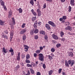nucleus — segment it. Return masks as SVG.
I'll list each match as a JSON object with an SVG mask.
<instances>
[{
  "label": "nucleus",
  "mask_w": 75,
  "mask_h": 75,
  "mask_svg": "<svg viewBox=\"0 0 75 75\" xmlns=\"http://www.w3.org/2000/svg\"><path fill=\"white\" fill-rule=\"evenodd\" d=\"M21 56L23 59H24V58H25V55L24 54H22Z\"/></svg>",
  "instance_id": "473e14b6"
},
{
  "label": "nucleus",
  "mask_w": 75,
  "mask_h": 75,
  "mask_svg": "<svg viewBox=\"0 0 75 75\" xmlns=\"http://www.w3.org/2000/svg\"><path fill=\"white\" fill-rule=\"evenodd\" d=\"M30 55L29 54H27L26 55V59H29V58H30Z\"/></svg>",
  "instance_id": "c756f323"
},
{
  "label": "nucleus",
  "mask_w": 75,
  "mask_h": 75,
  "mask_svg": "<svg viewBox=\"0 0 75 75\" xmlns=\"http://www.w3.org/2000/svg\"><path fill=\"white\" fill-rule=\"evenodd\" d=\"M71 8H71V6H69V12L71 11Z\"/></svg>",
  "instance_id": "72a5a7b5"
},
{
  "label": "nucleus",
  "mask_w": 75,
  "mask_h": 75,
  "mask_svg": "<svg viewBox=\"0 0 75 75\" xmlns=\"http://www.w3.org/2000/svg\"><path fill=\"white\" fill-rule=\"evenodd\" d=\"M30 34H31V35L33 34V31H30Z\"/></svg>",
  "instance_id": "338daca9"
},
{
  "label": "nucleus",
  "mask_w": 75,
  "mask_h": 75,
  "mask_svg": "<svg viewBox=\"0 0 75 75\" xmlns=\"http://www.w3.org/2000/svg\"><path fill=\"white\" fill-rule=\"evenodd\" d=\"M43 67L44 69H45V68H46V67H45V64H44L43 65Z\"/></svg>",
  "instance_id": "603ef678"
},
{
  "label": "nucleus",
  "mask_w": 75,
  "mask_h": 75,
  "mask_svg": "<svg viewBox=\"0 0 75 75\" xmlns=\"http://www.w3.org/2000/svg\"><path fill=\"white\" fill-rule=\"evenodd\" d=\"M27 31V29H23L20 32V34H24L25 32Z\"/></svg>",
  "instance_id": "20e7f679"
},
{
  "label": "nucleus",
  "mask_w": 75,
  "mask_h": 75,
  "mask_svg": "<svg viewBox=\"0 0 75 75\" xmlns=\"http://www.w3.org/2000/svg\"><path fill=\"white\" fill-rule=\"evenodd\" d=\"M19 68H20V66L18 65L16 67L15 69V70H18Z\"/></svg>",
  "instance_id": "4be33fe9"
},
{
  "label": "nucleus",
  "mask_w": 75,
  "mask_h": 75,
  "mask_svg": "<svg viewBox=\"0 0 75 75\" xmlns=\"http://www.w3.org/2000/svg\"><path fill=\"white\" fill-rule=\"evenodd\" d=\"M37 11L38 13H41V11H40V9H37Z\"/></svg>",
  "instance_id": "de8ad7c7"
},
{
  "label": "nucleus",
  "mask_w": 75,
  "mask_h": 75,
  "mask_svg": "<svg viewBox=\"0 0 75 75\" xmlns=\"http://www.w3.org/2000/svg\"><path fill=\"white\" fill-rule=\"evenodd\" d=\"M25 23L23 24L22 26V28H24L25 27Z\"/></svg>",
  "instance_id": "a18cd8bd"
},
{
  "label": "nucleus",
  "mask_w": 75,
  "mask_h": 75,
  "mask_svg": "<svg viewBox=\"0 0 75 75\" xmlns=\"http://www.w3.org/2000/svg\"><path fill=\"white\" fill-rule=\"evenodd\" d=\"M62 74L63 75H66V74H65V72H63L62 73Z\"/></svg>",
  "instance_id": "774afa93"
},
{
  "label": "nucleus",
  "mask_w": 75,
  "mask_h": 75,
  "mask_svg": "<svg viewBox=\"0 0 75 75\" xmlns=\"http://www.w3.org/2000/svg\"><path fill=\"white\" fill-rule=\"evenodd\" d=\"M3 51L4 53H7V52H6V50L4 47H3Z\"/></svg>",
  "instance_id": "b1692460"
},
{
  "label": "nucleus",
  "mask_w": 75,
  "mask_h": 75,
  "mask_svg": "<svg viewBox=\"0 0 75 75\" xmlns=\"http://www.w3.org/2000/svg\"><path fill=\"white\" fill-rule=\"evenodd\" d=\"M12 19L13 21V24H15V20H14V18H12Z\"/></svg>",
  "instance_id": "bb28decb"
},
{
  "label": "nucleus",
  "mask_w": 75,
  "mask_h": 75,
  "mask_svg": "<svg viewBox=\"0 0 75 75\" xmlns=\"http://www.w3.org/2000/svg\"><path fill=\"white\" fill-rule=\"evenodd\" d=\"M61 2L63 3V2H65V0H60Z\"/></svg>",
  "instance_id": "052dcab7"
},
{
  "label": "nucleus",
  "mask_w": 75,
  "mask_h": 75,
  "mask_svg": "<svg viewBox=\"0 0 75 75\" xmlns=\"http://www.w3.org/2000/svg\"><path fill=\"white\" fill-rule=\"evenodd\" d=\"M11 52V55L12 56H13V55H14V52Z\"/></svg>",
  "instance_id": "680f3d73"
},
{
  "label": "nucleus",
  "mask_w": 75,
  "mask_h": 75,
  "mask_svg": "<svg viewBox=\"0 0 75 75\" xmlns=\"http://www.w3.org/2000/svg\"><path fill=\"white\" fill-rule=\"evenodd\" d=\"M40 50H43V47H40Z\"/></svg>",
  "instance_id": "4d7b16f0"
},
{
  "label": "nucleus",
  "mask_w": 75,
  "mask_h": 75,
  "mask_svg": "<svg viewBox=\"0 0 75 75\" xmlns=\"http://www.w3.org/2000/svg\"><path fill=\"white\" fill-rule=\"evenodd\" d=\"M37 75H41V73L40 72H38L37 73Z\"/></svg>",
  "instance_id": "864d4df0"
},
{
  "label": "nucleus",
  "mask_w": 75,
  "mask_h": 75,
  "mask_svg": "<svg viewBox=\"0 0 75 75\" xmlns=\"http://www.w3.org/2000/svg\"><path fill=\"white\" fill-rule=\"evenodd\" d=\"M46 4H45L44 5V6H43V8H46Z\"/></svg>",
  "instance_id": "5fc2aeb1"
},
{
  "label": "nucleus",
  "mask_w": 75,
  "mask_h": 75,
  "mask_svg": "<svg viewBox=\"0 0 75 75\" xmlns=\"http://www.w3.org/2000/svg\"><path fill=\"white\" fill-rule=\"evenodd\" d=\"M61 36L62 37V36L64 35V32H61L60 33Z\"/></svg>",
  "instance_id": "cd10ccee"
},
{
  "label": "nucleus",
  "mask_w": 75,
  "mask_h": 75,
  "mask_svg": "<svg viewBox=\"0 0 75 75\" xmlns=\"http://www.w3.org/2000/svg\"><path fill=\"white\" fill-rule=\"evenodd\" d=\"M64 40H65V39L64 38H62L61 39V41H64Z\"/></svg>",
  "instance_id": "6e6d98bb"
},
{
  "label": "nucleus",
  "mask_w": 75,
  "mask_h": 75,
  "mask_svg": "<svg viewBox=\"0 0 75 75\" xmlns=\"http://www.w3.org/2000/svg\"><path fill=\"white\" fill-rule=\"evenodd\" d=\"M1 6H4V2L3 1L1 3Z\"/></svg>",
  "instance_id": "79ce46f5"
},
{
  "label": "nucleus",
  "mask_w": 75,
  "mask_h": 75,
  "mask_svg": "<svg viewBox=\"0 0 75 75\" xmlns=\"http://www.w3.org/2000/svg\"><path fill=\"white\" fill-rule=\"evenodd\" d=\"M63 20H66V19H67V16H63Z\"/></svg>",
  "instance_id": "49530a36"
},
{
  "label": "nucleus",
  "mask_w": 75,
  "mask_h": 75,
  "mask_svg": "<svg viewBox=\"0 0 75 75\" xmlns=\"http://www.w3.org/2000/svg\"><path fill=\"white\" fill-rule=\"evenodd\" d=\"M65 65L66 67H69V64H68V63L67 62V61L65 60Z\"/></svg>",
  "instance_id": "f3484780"
},
{
  "label": "nucleus",
  "mask_w": 75,
  "mask_h": 75,
  "mask_svg": "<svg viewBox=\"0 0 75 75\" xmlns=\"http://www.w3.org/2000/svg\"><path fill=\"white\" fill-rule=\"evenodd\" d=\"M4 21L0 20V25H4Z\"/></svg>",
  "instance_id": "f8f14e48"
},
{
  "label": "nucleus",
  "mask_w": 75,
  "mask_h": 75,
  "mask_svg": "<svg viewBox=\"0 0 75 75\" xmlns=\"http://www.w3.org/2000/svg\"><path fill=\"white\" fill-rule=\"evenodd\" d=\"M62 69H59V73L60 74L61 72V71H62Z\"/></svg>",
  "instance_id": "58836bf2"
},
{
  "label": "nucleus",
  "mask_w": 75,
  "mask_h": 75,
  "mask_svg": "<svg viewBox=\"0 0 75 75\" xmlns=\"http://www.w3.org/2000/svg\"><path fill=\"white\" fill-rule=\"evenodd\" d=\"M68 62L69 64L70 65L71 67H72L75 63V61L74 60H69Z\"/></svg>",
  "instance_id": "7ed1b4c3"
},
{
  "label": "nucleus",
  "mask_w": 75,
  "mask_h": 75,
  "mask_svg": "<svg viewBox=\"0 0 75 75\" xmlns=\"http://www.w3.org/2000/svg\"><path fill=\"white\" fill-rule=\"evenodd\" d=\"M59 20H60V21H62V20H63V18H60L59 19Z\"/></svg>",
  "instance_id": "69168bd1"
},
{
  "label": "nucleus",
  "mask_w": 75,
  "mask_h": 75,
  "mask_svg": "<svg viewBox=\"0 0 75 75\" xmlns=\"http://www.w3.org/2000/svg\"><path fill=\"white\" fill-rule=\"evenodd\" d=\"M11 30H13L14 29V26L13 25H11Z\"/></svg>",
  "instance_id": "8fccbe9b"
},
{
  "label": "nucleus",
  "mask_w": 75,
  "mask_h": 75,
  "mask_svg": "<svg viewBox=\"0 0 75 75\" xmlns=\"http://www.w3.org/2000/svg\"><path fill=\"white\" fill-rule=\"evenodd\" d=\"M30 3L32 4V5H34V0H31L30 1Z\"/></svg>",
  "instance_id": "6ab92c4d"
},
{
  "label": "nucleus",
  "mask_w": 75,
  "mask_h": 75,
  "mask_svg": "<svg viewBox=\"0 0 75 75\" xmlns=\"http://www.w3.org/2000/svg\"><path fill=\"white\" fill-rule=\"evenodd\" d=\"M38 38V36L37 35H35V40H37Z\"/></svg>",
  "instance_id": "a19ab883"
},
{
  "label": "nucleus",
  "mask_w": 75,
  "mask_h": 75,
  "mask_svg": "<svg viewBox=\"0 0 75 75\" xmlns=\"http://www.w3.org/2000/svg\"><path fill=\"white\" fill-rule=\"evenodd\" d=\"M45 38L46 39V41H47V39H48V37H47V35H45Z\"/></svg>",
  "instance_id": "3c124183"
},
{
  "label": "nucleus",
  "mask_w": 75,
  "mask_h": 75,
  "mask_svg": "<svg viewBox=\"0 0 75 75\" xmlns=\"http://www.w3.org/2000/svg\"><path fill=\"white\" fill-rule=\"evenodd\" d=\"M34 57H35V58H36V57H37V54L36 53H34Z\"/></svg>",
  "instance_id": "09e8293b"
},
{
  "label": "nucleus",
  "mask_w": 75,
  "mask_h": 75,
  "mask_svg": "<svg viewBox=\"0 0 75 75\" xmlns=\"http://www.w3.org/2000/svg\"><path fill=\"white\" fill-rule=\"evenodd\" d=\"M9 16L12 15V12H11V11L10 10L9 11Z\"/></svg>",
  "instance_id": "c9c22d12"
},
{
  "label": "nucleus",
  "mask_w": 75,
  "mask_h": 75,
  "mask_svg": "<svg viewBox=\"0 0 75 75\" xmlns=\"http://www.w3.org/2000/svg\"><path fill=\"white\" fill-rule=\"evenodd\" d=\"M45 27L47 28L48 29V30H50V29H51L50 26L47 24H46Z\"/></svg>",
  "instance_id": "9d476101"
},
{
  "label": "nucleus",
  "mask_w": 75,
  "mask_h": 75,
  "mask_svg": "<svg viewBox=\"0 0 75 75\" xmlns=\"http://www.w3.org/2000/svg\"><path fill=\"white\" fill-rule=\"evenodd\" d=\"M54 72V71L52 70H50V71H49V75H51L52 74V72Z\"/></svg>",
  "instance_id": "ddd939ff"
},
{
  "label": "nucleus",
  "mask_w": 75,
  "mask_h": 75,
  "mask_svg": "<svg viewBox=\"0 0 75 75\" xmlns=\"http://www.w3.org/2000/svg\"><path fill=\"white\" fill-rule=\"evenodd\" d=\"M41 52V50H37L36 51V52L37 54H39L40 53V52Z\"/></svg>",
  "instance_id": "a878e982"
},
{
  "label": "nucleus",
  "mask_w": 75,
  "mask_h": 75,
  "mask_svg": "<svg viewBox=\"0 0 75 75\" xmlns=\"http://www.w3.org/2000/svg\"><path fill=\"white\" fill-rule=\"evenodd\" d=\"M19 13H21L23 12V10L21 9V8H20L19 9Z\"/></svg>",
  "instance_id": "412c9836"
},
{
  "label": "nucleus",
  "mask_w": 75,
  "mask_h": 75,
  "mask_svg": "<svg viewBox=\"0 0 75 75\" xmlns=\"http://www.w3.org/2000/svg\"><path fill=\"white\" fill-rule=\"evenodd\" d=\"M41 15V12H39L38 13V16H40Z\"/></svg>",
  "instance_id": "e2e57ef3"
},
{
  "label": "nucleus",
  "mask_w": 75,
  "mask_h": 75,
  "mask_svg": "<svg viewBox=\"0 0 75 75\" xmlns=\"http://www.w3.org/2000/svg\"><path fill=\"white\" fill-rule=\"evenodd\" d=\"M32 20L33 21H34L36 20V16L33 17Z\"/></svg>",
  "instance_id": "e433bc0d"
},
{
  "label": "nucleus",
  "mask_w": 75,
  "mask_h": 75,
  "mask_svg": "<svg viewBox=\"0 0 75 75\" xmlns=\"http://www.w3.org/2000/svg\"><path fill=\"white\" fill-rule=\"evenodd\" d=\"M70 4L72 6H74L75 4H74V0H71L70 1Z\"/></svg>",
  "instance_id": "6e6552de"
},
{
  "label": "nucleus",
  "mask_w": 75,
  "mask_h": 75,
  "mask_svg": "<svg viewBox=\"0 0 75 75\" xmlns=\"http://www.w3.org/2000/svg\"><path fill=\"white\" fill-rule=\"evenodd\" d=\"M33 13V14L34 16H37V13H36L35 12Z\"/></svg>",
  "instance_id": "13d9d810"
},
{
  "label": "nucleus",
  "mask_w": 75,
  "mask_h": 75,
  "mask_svg": "<svg viewBox=\"0 0 75 75\" xmlns=\"http://www.w3.org/2000/svg\"><path fill=\"white\" fill-rule=\"evenodd\" d=\"M48 23L49 24L51 25H52V27H55L56 26V25L55 24H54V22L52 21H49L48 22Z\"/></svg>",
  "instance_id": "39448f33"
},
{
  "label": "nucleus",
  "mask_w": 75,
  "mask_h": 75,
  "mask_svg": "<svg viewBox=\"0 0 75 75\" xmlns=\"http://www.w3.org/2000/svg\"><path fill=\"white\" fill-rule=\"evenodd\" d=\"M48 57L50 59V60H51V59H52V56H51L50 55H49Z\"/></svg>",
  "instance_id": "4c0bfd02"
},
{
  "label": "nucleus",
  "mask_w": 75,
  "mask_h": 75,
  "mask_svg": "<svg viewBox=\"0 0 75 75\" xmlns=\"http://www.w3.org/2000/svg\"><path fill=\"white\" fill-rule=\"evenodd\" d=\"M23 40H25L26 39V36L25 35H24L23 37Z\"/></svg>",
  "instance_id": "5701e85b"
},
{
  "label": "nucleus",
  "mask_w": 75,
  "mask_h": 75,
  "mask_svg": "<svg viewBox=\"0 0 75 75\" xmlns=\"http://www.w3.org/2000/svg\"><path fill=\"white\" fill-rule=\"evenodd\" d=\"M65 24L66 25H69V23L68 22H66Z\"/></svg>",
  "instance_id": "2f4dec72"
},
{
  "label": "nucleus",
  "mask_w": 75,
  "mask_h": 75,
  "mask_svg": "<svg viewBox=\"0 0 75 75\" xmlns=\"http://www.w3.org/2000/svg\"><path fill=\"white\" fill-rule=\"evenodd\" d=\"M24 47H25V51H26V52L28 51V49L29 48L28 46H27L26 45H24Z\"/></svg>",
  "instance_id": "423d86ee"
},
{
  "label": "nucleus",
  "mask_w": 75,
  "mask_h": 75,
  "mask_svg": "<svg viewBox=\"0 0 75 75\" xmlns=\"http://www.w3.org/2000/svg\"><path fill=\"white\" fill-rule=\"evenodd\" d=\"M40 33L41 34H43V35H45V32L43 31H41L40 32Z\"/></svg>",
  "instance_id": "2eb2a0df"
},
{
  "label": "nucleus",
  "mask_w": 75,
  "mask_h": 75,
  "mask_svg": "<svg viewBox=\"0 0 75 75\" xmlns=\"http://www.w3.org/2000/svg\"><path fill=\"white\" fill-rule=\"evenodd\" d=\"M2 36L3 38H6V39H8V37L6 35H4V34L3 33L2 34Z\"/></svg>",
  "instance_id": "9b49d317"
},
{
  "label": "nucleus",
  "mask_w": 75,
  "mask_h": 75,
  "mask_svg": "<svg viewBox=\"0 0 75 75\" xmlns=\"http://www.w3.org/2000/svg\"><path fill=\"white\" fill-rule=\"evenodd\" d=\"M10 35L11 36H13L14 35V31L12 30L10 33Z\"/></svg>",
  "instance_id": "dca6fc26"
},
{
  "label": "nucleus",
  "mask_w": 75,
  "mask_h": 75,
  "mask_svg": "<svg viewBox=\"0 0 75 75\" xmlns=\"http://www.w3.org/2000/svg\"><path fill=\"white\" fill-rule=\"evenodd\" d=\"M30 75V71H28L27 74H26L25 75Z\"/></svg>",
  "instance_id": "c03bdc74"
},
{
  "label": "nucleus",
  "mask_w": 75,
  "mask_h": 75,
  "mask_svg": "<svg viewBox=\"0 0 75 75\" xmlns=\"http://www.w3.org/2000/svg\"><path fill=\"white\" fill-rule=\"evenodd\" d=\"M17 59L18 61H20V56H17Z\"/></svg>",
  "instance_id": "7c9ffc66"
},
{
  "label": "nucleus",
  "mask_w": 75,
  "mask_h": 75,
  "mask_svg": "<svg viewBox=\"0 0 75 75\" xmlns=\"http://www.w3.org/2000/svg\"><path fill=\"white\" fill-rule=\"evenodd\" d=\"M65 30H70V31H71L72 30V28L70 26H68L65 28Z\"/></svg>",
  "instance_id": "1a4fd4ad"
},
{
  "label": "nucleus",
  "mask_w": 75,
  "mask_h": 75,
  "mask_svg": "<svg viewBox=\"0 0 75 75\" xmlns=\"http://www.w3.org/2000/svg\"><path fill=\"white\" fill-rule=\"evenodd\" d=\"M9 52H14V50H13V49L12 47H11L10 48V50H9Z\"/></svg>",
  "instance_id": "393cba45"
},
{
  "label": "nucleus",
  "mask_w": 75,
  "mask_h": 75,
  "mask_svg": "<svg viewBox=\"0 0 75 75\" xmlns=\"http://www.w3.org/2000/svg\"><path fill=\"white\" fill-rule=\"evenodd\" d=\"M52 37L55 40H58V37L54 34H53Z\"/></svg>",
  "instance_id": "0eeeda50"
},
{
  "label": "nucleus",
  "mask_w": 75,
  "mask_h": 75,
  "mask_svg": "<svg viewBox=\"0 0 75 75\" xmlns=\"http://www.w3.org/2000/svg\"><path fill=\"white\" fill-rule=\"evenodd\" d=\"M37 24L38 25H40L41 24V23L40 22H39L37 23V21H36L33 25L35 28H37Z\"/></svg>",
  "instance_id": "f03ea898"
},
{
  "label": "nucleus",
  "mask_w": 75,
  "mask_h": 75,
  "mask_svg": "<svg viewBox=\"0 0 75 75\" xmlns=\"http://www.w3.org/2000/svg\"><path fill=\"white\" fill-rule=\"evenodd\" d=\"M60 45H61V44H60L58 43L56 45V46L57 48H59V47H60Z\"/></svg>",
  "instance_id": "c85d7f7f"
},
{
  "label": "nucleus",
  "mask_w": 75,
  "mask_h": 75,
  "mask_svg": "<svg viewBox=\"0 0 75 75\" xmlns=\"http://www.w3.org/2000/svg\"><path fill=\"white\" fill-rule=\"evenodd\" d=\"M39 59L41 61H44V57L42 54L40 53L39 54Z\"/></svg>",
  "instance_id": "f257e3e1"
},
{
  "label": "nucleus",
  "mask_w": 75,
  "mask_h": 75,
  "mask_svg": "<svg viewBox=\"0 0 75 75\" xmlns=\"http://www.w3.org/2000/svg\"><path fill=\"white\" fill-rule=\"evenodd\" d=\"M27 65L28 67H32V66L31 65H30L29 64H27Z\"/></svg>",
  "instance_id": "37998d69"
},
{
  "label": "nucleus",
  "mask_w": 75,
  "mask_h": 75,
  "mask_svg": "<svg viewBox=\"0 0 75 75\" xmlns=\"http://www.w3.org/2000/svg\"><path fill=\"white\" fill-rule=\"evenodd\" d=\"M26 63H30V61L28 59H26Z\"/></svg>",
  "instance_id": "f704fd0d"
},
{
  "label": "nucleus",
  "mask_w": 75,
  "mask_h": 75,
  "mask_svg": "<svg viewBox=\"0 0 75 75\" xmlns=\"http://www.w3.org/2000/svg\"><path fill=\"white\" fill-rule=\"evenodd\" d=\"M31 11H32V13H34V9H32L31 10Z\"/></svg>",
  "instance_id": "0e129e2a"
},
{
  "label": "nucleus",
  "mask_w": 75,
  "mask_h": 75,
  "mask_svg": "<svg viewBox=\"0 0 75 75\" xmlns=\"http://www.w3.org/2000/svg\"><path fill=\"white\" fill-rule=\"evenodd\" d=\"M30 70L31 74H34V70H33V69H30Z\"/></svg>",
  "instance_id": "a211bd4d"
},
{
  "label": "nucleus",
  "mask_w": 75,
  "mask_h": 75,
  "mask_svg": "<svg viewBox=\"0 0 75 75\" xmlns=\"http://www.w3.org/2000/svg\"><path fill=\"white\" fill-rule=\"evenodd\" d=\"M34 33L35 34H37V33H38V30L37 29H35V30Z\"/></svg>",
  "instance_id": "aec40b11"
},
{
  "label": "nucleus",
  "mask_w": 75,
  "mask_h": 75,
  "mask_svg": "<svg viewBox=\"0 0 75 75\" xmlns=\"http://www.w3.org/2000/svg\"><path fill=\"white\" fill-rule=\"evenodd\" d=\"M68 55L70 57H73V53L72 52H69L68 53Z\"/></svg>",
  "instance_id": "4468645a"
},
{
  "label": "nucleus",
  "mask_w": 75,
  "mask_h": 75,
  "mask_svg": "<svg viewBox=\"0 0 75 75\" xmlns=\"http://www.w3.org/2000/svg\"><path fill=\"white\" fill-rule=\"evenodd\" d=\"M46 0L47 1H49V2H50V3H51V2H52V0Z\"/></svg>",
  "instance_id": "bf43d9fd"
},
{
  "label": "nucleus",
  "mask_w": 75,
  "mask_h": 75,
  "mask_svg": "<svg viewBox=\"0 0 75 75\" xmlns=\"http://www.w3.org/2000/svg\"><path fill=\"white\" fill-rule=\"evenodd\" d=\"M51 51L52 52H54L55 51V49L54 48H52L51 49Z\"/></svg>",
  "instance_id": "ea45409f"
}]
</instances>
